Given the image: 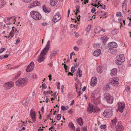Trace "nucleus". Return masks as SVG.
Segmentation results:
<instances>
[{
  "label": "nucleus",
  "mask_w": 131,
  "mask_h": 131,
  "mask_svg": "<svg viewBox=\"0 0 131 131\" xmlns=\"http://www.w3.org/2000/svg\"><path fill=\"white\" fill-rule=\"evenodd\" d=\"M50 42V40L48 41L45 47L42 50L37 59L38 62L39 63L42 62L45 59L44 56L46 54L49 49Z\"/></svg>",
  "instance_id": "f257e3e1"
},
{
  "label": "nucleus",
  "mask_w": 131,
  "mask_h": 131,
  "mask_svg": "<svg viewBox=\"0 0 131 131\" xmlns=\"http://www.w3.org/2000/svg\"><path fill=\"white\" fill-rule=\"evenodd\" d=\"M28 79L27 77L18 79L15 82L16 85L20 86H24L26 85L28 81Z\"/></svg>",
  "instance_id": "f03ea898"
},
{
  "label": "nucleus",
  "mask_w": 131,
  "mask_h": 131,
  "mask_svg": "<svg viewBox=\"0 0 131 131\" xmlns=\"http://www.w3.org/2000/svg\"><path fill=\"white\" fill-rule=\"evenodd\" d=\"M30 14L31 17L35 20H39L41 18V15L37 11L32 10L30 12Z\"/></svg>",
  "instance_id": "7ed1b4c3"
},
{
  "label": "nucleus",
  "mask_w": 131,
  "mask_h": 131,
  "mask_svg": "<svg viewBox=\"0 0 131 131\" xmlns=\"http://www.w3.org/2000/svg\"><path fill=\"white\" fill-rule=\"evenodd\" d=\"M116 59L115 63L118 65L121 64L122 63L124 62L125 61V57L123 54L117 56L116 57Z\"/></svg>",
  "instance_id": "20e7f679"
},
{
  "label": "nucleus",
  "mask_w": 131,
  "mask_h": 131,
  "mask_svg": "<svg viewBox=\"0 0 131 131\" xmlns=\"http://www.w3.org/2000/svg\"><path fill=\"white\" fill-rule=\"evenodd\" d=\"M104 98L107 103L112 104L113 101V98L112 96L108 93H106L104 94Z\"/></svg>",
  "instance_id": "39448f33"
},
{
  "label": "nucleus",
  "mask_w": 131,
  "mask_h": 131,
  "mask_svg": "<svg viewBox=\"0 0 131 131\" xmlns=\"http://www.w3.org/2000/svg\"><path fill=\"white\" fill-rule=\"evenodd\" d=\"M113 115L112 109H108L105 110L103 113V115L105 117L109 118Z\"/></svg>",
  "instance_id": "423d86ee"
},
{
  "label": "nucleus",
  "mask_w": 131,
  "mask_h": 131,
  "mask_svg": "<svg viewBox=\"0 0 131 131\" xmlns=\"http://www.w3.org/2000/svg\"><path fill=\"white\" fill-rule=\"evenodd\" d=\"M4 85L5 89L8 90L14 86V83L12 81L9 82L5 83Z\"/></svg>",
  "instance_id": "0eeeda50"
},
{
  "label": "nucleus",
  "mask_w": 131,
  "mask_h": 131,
  "mask_svg": "<svg viewBox=\"0 0 131 131\" xmlns=\"http://www.w3.org/2000/svg\"><path fill=\"white\" fill-rule=\"evenodd\" d=\"M61 18V16L59 12H57L53 17L52 20L54 23L60 20Z\"/></svg>",
  "instance_id": "6e6552de"
},
{
  "label": "nucleus",
  "mask_w": 131,
  "mask_h": 131,
  "mask_svg": "<svg viewBox=\"0 0 131 131\" xmlns=\"http://www.w3.org/2000/svg\"><path fill=\"white\" fill-rule=\"evenodd\" d=\"M125 107V105L124 103L123 102L118 103V111L121 113L123 112V109Z\"/></svg>",
  "instance_id": "1a4fd4ad"
},
{
  "label": "nucleus",
  "mask_w": 131,
  "mask_h": 131,
  "mask_svg": "<svg viewBox=\"0 0 131 131\" xmlns=\"http://www.w3.org/2000/svg\"><path fill=\"white\" fill-rule=\"evenodd\" d=\"M118 79L117 77H114L112 78L111 83L114 86H117L118 84Z\"/></svg>",
  "instance_id": "9d476101"
},
{
  "label": "nucleus",
  "mask_w": 131,
  "mask_h": 131,
  "mask_svg": "<svg viewBox=\"0 0 131 131\" xmlns=\"http://www.w3.org/2000/svg\"><path fill=\"white\" fill-rule=\"evenodd\" d=\"M97 82V79L96 77H93L91 79L90 84L93 86H95Z\"/></svg>",
  "instance_id": "9b49d317"
},
{
  "label": "nucleus",
  "mask_w": 131,
  "mask_h": 131,
  "mask_svg": "<svg viewBox=\"0 0 131 131\" xmlns=\"http://www.w3.org/2000/svg\"><path fill=\"white\" fill-rule=\"evenodd\" d=\"M116 129L117 131H123L124 129V127L121 123H118L116 127Z\"/></svg>",
  "instance_id": "f8f14e48"
},
{
  "label": "nucleus",
  "mask_w": 131,
  "mask_h": 131,
  "mask_svg": "<svg viewBox=\"0 0 131 131\" xmlns=\"http://www.w3.org/2000/svg\"><path fill=\"white\" fill-rule=\"evenodd\" d=\"M108 46L111 50L113 48H116L117 47V44L116 42H112L109 43Z\"/></svg>",
  "instance_id": "ddd939ff"
},
{
  "label": "nucleus",
  "mask_w": 131,
  "mask_h": 131,
  "mask_svg": "<svg viewBox=\"0 0 131 131\" xmlns=\"http://www.w3.org/2000/svg\"><path fill=\"white\" fill-rule=\"evenodd\" d=\"M30 114L31 117L32 119L33 122H35L36 121V118L35 117L36 114L35 112L31 110L30 112Z\"/></svg>",
  "instance_id": "4468645a"
},
{
  "label": "nucleus",
  "mask_w": 131,
  "mask_h": 131,
  "mask_svg": "<svg viewBox=\"0 0 131 131\" xmlns=\"http://www.w3.org/2000/svg\"><path fill=\"white\" fill-rule=\"evenodd\" d=\"M93 106L90 105V103H89V105L87 108V110L88 113L90 114L92 112H93Z\"/></svg>",
  "instance_id": "2eb2a0df"
},
{
  "label": "nucleus",
  "mask_w": 131,
  "mask_h": 131,
  "mask_svg": "<svg viewBox=\"0 0 131 131\" xmlns=\"http://www.w3.org/2000/svg\"><path fill=\"white\" fill-rule=\"evenodd\" d=\"M101 51L100 49H98L95 50L93 52V54L95 57H98L101 54Z\"/></svg>",
  "instance_id": "dca6fc26"
},
{
  "label": "nucleus",
  "mask_w": 131,
  "mask_h": 131,
  "mask_svg": "<svg viewBox=\"0 0 131 131\" xmlns=\"http://www.w3.org/2000/svg\"><path fill=\"white\" fill-rule=\"evenodd\" d=\"M58 50H53L50 54V58L51 59H52L53 57L56 55L58 52Z\"/></svg>",
  "instance_id": "f3484780"
},
{
  "label": "nucleus",
  "mask_w": 131,
  "mask_h": 131,
  "mask_svg": "<svg viewBox=\"0 0 131 131\" xmlns=\"http://www.w3.org/2000/svg\"><path fill=\"white\" fill-rule=\"evenodd\" d=\"M100 109L99 108L97 105L93 106V112L94 113H96L98 112Z\"/></svg>",
  "instance_id": "a211bd4d"
},
{
  "label": "nucleus",
  "mask_w": 131,
  "mask_h": 131,
  "mask_svg": "<svg viewBox=\"0 0 131 131\" xmlns=\"http://www.w3.org/2000/svg\"><path fill=\"white\" fill-rule=\"evenodd\" d=\"M59 0H50V3L51 5L53 6H55Z\"/></svg>",
  "instance_id": "6ab92c4d"
},
{
  "label": "nucleus",
  "mask_w": 131,
  "mask_h": 131,
  "mask_svg": "<svg viewBox=\"0 0 131 131\" xmlns=\"http://www.w3.org/2000/svg\"><path fill=\"white\" fill-rule=\"evenodd\" d=\"M117 73V70L116 69H113L111 71L110 74L112 76L116 75Z\"/></svg>",
  "instance_id": "aec40b11"
},
{
  "label": "nucleus",
  "mask_w": 131,
  "mask_h": 131,
  "mask_svg": "<svg viewBox=\"0 0 131 131\" xmlns=\"http://www.w3.org/2000/svg\"><path fill=\"white\" fill-rule=\"evenodd\" d=\"M77 122L78 123L80 126H82L83 125V122L82 121V119L81 117L77 119Z\"/></svg>",
  "instance_id": "412c9836"
},
{
  "label": "nucleus",
  "mask_w": 131,
  "mask_h": 131,
  "mask_svg": "<svg viewBox=\"0 0 131 131\" xmlns=\"http://www.w3.org/2000/svg\"><path fill=\"white\" fill-rule=\"evenodd\" d=\"M103 70V67L102 66H99L97 69V72L100 73H101Z\"/></svg>",
  "instance_id": "4be33fe9"
},
{
  "label": "nucleus",
  "mask_w": 131,
  "mask_h": 131,
  "mask_svg": "<svg viewBox=\"0 0 131 131\" xmlns=\"http://www.w3.org/2000/svg\"><path fill=\"white\" fill-rule=\"evenodd\" d=\"M101 39L103 43H105L108 40V37L107 36H104L101 38Z\"/></svg>",
  "instance_id": "5701e85b"
},
{
  "label": "nucleus",
  "mask_w": 131,
  "mask_h": 131,
  "mask_svg": "<svg viewBox=\"0 0 131 131\" xmlns=\"http://www.w3.org/2000/svg\"><path fill=\"white\" fill-rule=\"evenodd\" d=\"M68 126L70 128L72 129L73 130H74L75 129V127L74 124L72 122L69 123Z\"/></svg>",
  "instance_id": "b1692460"
},
{
  "label": "nucleus",
  "mask_w": 131,
  "mask_h": 131,
  "mask_svg": "<svg viewBox=\"0 0 131 131\" xmlns=\"http://www.w3.org/2000/svg\"><path fill=\"white\" fill-rule=\"evenodd\" d=\"M33 3L34 4L33 5L34 6V7L38 6L40 4V1H35L33 2Z\"/></svg>",
  "instance_id": "393cba45"
},
{
  "label": "nucleus",
  "mask_w": 131,
  "mask_h": 131,
  "mask_svg": "<svg viewBox=\"0 0 131 131\" xmlns=\"http://www.w3.org/2000/svg\"><path fill=\"white\" fill-rule=\"evenodd\" d=\"M14 33L13 31H12V30L11 31L10 33H9V35L8 37L7 38L9 39H10L12 38L14 36Z\"/></svg>",
  "instance_id": "a878e982"
},
{
  "label": "nucleus",
  "mask_w": 131,
  "mask_h": 131,
  "mask_svg": "<svg viewBox=\"0 0 131 131\" xmlns=\"http://www.w3.org/2000/svg\"><path fill=\"white\" fill-rule=\"evenodd\" d=\"M34 68H32L31 67L29 66V65L27 66L26 71L27 72H29L32 70Z\"/></svg>",
  "instance_id": "bb28decb"
},
{
  "label": "nucleus",
  "mask_w": 131,
  "mask_h": 131,
  "mask_svg": "<svg viewBox=\"0 0 131 131\" xmlns=\"http://www.w3.org/2000/svg\"><path fill=\"white\" fill-rule=\"evenodd\" d=\"M118 32V30L117 29H115L112 31L111 34L113 35H114L117 34Z\"/></svg>",
  "instance_id": "cd10ccee"
},
{
  "label": "nucleus",
  "mask_w": 131,
  "mask_h": 131,
  "mask_svg": "<svg viewBox=\"0 0 131 131\" xmlns=\"http://www.w3.org/2000/svg\"><path fill=\"white\" fill-rule=\"evenodd\" d=\"M78 73L79 74V77H80L82 76V71L81 70V69L80 68H79L78 69L77 73Z\"/></svg>",
  "instance_id": "c85d7f7f"
},
{
  "label": "nucleus",
  "mask_w": 131,
  "mask_h": 131,
  "mask_svg": "<svg viewBox=\"0 0 131 131\" xmlns=\"http://www.w3.org/2000/svg\"><path fill=\"white\" fill-rule=\"evenodd\" d=\"M43 10L44 11V12L47 13H49L50 12L49 10H47L46 6L45 5H43L42 7Z\"/></svg>",
  "instance_id": "c756f323"
},
{
  "label": "nucleus",
  "mask_w": 131,
  "mask_h": 131,
  "mask_svg": "<svg viewBox=\"0 0 131 131\" xmlns=\"http://www.w3.org/2000/svg\"><path fill=\"white\" fill-rule=\"evenodd\" d=\"M76 9L75 10L76 13H75V14L77 15V13H79L80 12L79 9L80 8V6H76Z\"/></svg>",
  "instance_id": "7c9ffc66"
},
{
  "label": "nucleus",
  "mask_w": 131,
  "mask_h": 131,
  "mask_svg": "<svg viewBox=\"0 0 131 131\" xmlns=\"http://www.w3.org/2000/svg\"><path fill=\"white\" fill-rule=\"evenodd\" d=\"M116 16L117 17H123V15L121 13L119 12H117L116 14Z\"/></svg>",
  "instance_id": "2f4dec72"
},
{
  "label": "nucleus",
  "mask_w": 131,
  "mask_h": 131,
  "mask_svg": "<svg viewBox=\"0 0 131 131\" xmlns=\"http://www.w3.org/2000/svg\"><path fill=\"white\" fill-rule=\"evenodd\" d=\"M75 88L76 89H78V87L79 86L80 88V89L81 88V84L80 83H78L77 84L76 83H75Z\"/></svg>",
  "instance_id": "473e14b6"
},
{
  "label": "nucleus",
  "mask_w": 131,
  "mask_h": 131,
  "mask_svg": "<svg viewBox=\"0 0 131 131\" xmlns=\"http://www.w3.org/2000/svg\"><path fill=\"white\" fill-rule=\"evenodd\" d=\"M120 23L121 24L120 25L121 27H123L125 25V21L123 20H122L121 21H120Z\"/></svg>",
  "instance_id": "72a5a7b5"
},
{
  "label": "nucleus",
  "mask_w": 131,
  "mask_h": 131,
  "mask_svg": "<svg viewBox=\"0 0 131 131\" xmlns=\"http://www.w3.org/2000/svg\"><path fill=\"white\" fill-rule=\"evenodd\" d=\"M68 108L69 107L68 106H62L61 107V109L63 111L66 110H67Z\"/></svg>",
  "instance_id": "f704fd0d"
},
{
  "label": "nucleus",
  "mask_w": 131,
  "mask_h": 131,
  "mask_svg": "<svg viewBox=\"0 0 131 131\" xmlns=\"http://www.w3.org/2000/svg\"><path fill=\"white\" fill-rule=\"evenodd\" d=\"M113 125H115L116 123L117 122V119L116 118H115L114 119L111 121Z\"/></svg>",
  "instance_id": "c9c22d12"
},
{
  "label": "nucleus",
  "mask_w": 131,
  "mask_h": 131,
  "mask_svg": "<svg viewBox=\"0 0 131 131\" xmlns=\"http://www.w3.org/2000/svg\"><path fill=\"white\" fill-rule=\"evenodd\" d=\"M94 46L96 48H98L100 46V44L98 43H97L96 44H94Z\"/></svg>",
  "instance_id": "e433bc0d"
},
{
  "label": "nucleus",
  "mask_w": 131,
  "mask_h": 131,
  "mask_svg": "<svg viewBox=\"0 0 131 131\" xmlns=\"http://www.w3.org/2000/svg\"><path fill=\"white\" fill-rule=\"evenodd\" d=\"M21 73V72L20 71H19L17 74L15 75V78H18L20 75Z\"/></svg>",
  "instance_id": "4c0bfd02"
},
{
  "label": "nucleus",
  "mask_w": 131,
  "mask_h": 131,
  "mask_svg": "<svg viewBox=\"0 0 131 131\" xmlns=\"http://www.w3.org/2000/svg\"><path fill=\"white\" fill-rule=\"evenodd\" d=\"M12 30L14 32H15L17 34L18 33V31L17 30L16 28L14 27H12Z\"/></svg>",
  "instance_id": "58836bf2"
},
{
  "label": "nucleus",
  "mask_w": 131,
  "mask_h": 131,
  "mask_svg": "<svg viewBox=\"0 0 131 131\" xmlns=\"http://www.w3.org/2000/svg\"><path fill=\"white\" fill-rule=\"evenodd\" d=\"M91 27V25H88V27L86 29V31L88 32L90 31Z\"/></svg>",
  "instance_id": "ea45409f"
},
{
  "label": "nucleus",
  "mask_w": 131,
  "mask_h": 131,
  "mask_svg": "<svg viewBox=\"0 0 131 131\" xmlns=\"http://www.w3.org/2000/svg\"><path fill=\"white\" fill-rule=\"evenodd\" d=\"M34 5L33 3H30L28 6V8H29L30 9L31 8H33L34 7V6L33 5Z\"/></svg>",
  "instance_id": "a19ab883"
},
{
  "label": "nucleus",
  "mask_w": 131,
  "mask_h": 131,
  "mask_svg": "<svg viewBox=\"0 0 131 131\" xmlns=\"http://www.w3.org/2000/svg\"><path fill=\"white\" fill-rule=\"evenodd\" d=\"M106 125H101L100 126L101 128L102 129H104L105 130H106Z\"/></svg>",
  "instance_id": "79ce46f5"
},
{
  "label": "nucleus",
  "mask_w": 131,
  "mask_h": 131,
  "mask_svg": "<svg viewBox=\"0 0 131 131\" xmlns=\"http://www.w3.org/2000/svg\"><path fill=\"white\" fill-rule=\"evenodd\" d=\"M61 114H58L57 117V119L58 120H59L61 119Z\"/></svg>",
  "instance_id": "37998d69"
},
{
  "label": "nucleus",
  "mask_w": 131,
  "mask_h": 131,
  "mask_svg": "<svg viewBox=\"0 0 131 131\" xmlns=\"http://www.w3.org/2000/svg\"><path fill=\"white\" fill-rule=\"evenodd\" d=\"M125 90L127 92H128L130 90L129 87L128 85L126 86L125 87Z\"/></svg>",
  "instance_id": "c03bdc74"
},
{
  "label": "nucleus",
  "mask_w": 131,
  "mask_h": 131,
  "mask_svg": "<svg viewBox=\"0 0 131 131\" xmlns=\"http://www.w3.org/2000/svg\"><path fill=\"white\" fill-rule=\"evenodd\" d=\"M29 65V66L31 67L32 68H34L35 66L34 63L33 61L31 62Z\"/></svg>",
  "instance_id": "a18cd8bd"
},
{
  "label": "nucleus",
  "mask_w": 131,
  "mask_h": 131,
  "mask_svg": "<svg viewBox=\"0 0 131 131\" xmlns=\"http://www.w3.org/2000/svg\"><path fill=\"white\" fill-rule=\"evenodd\" d=\"M1 5L2 6L3 5L4 6L6 4V3L4 0H1Z\"/></svg>",
  "instance_id": "49530a36"
},
{
  "label": "nucleus",
  "mask_w": 131,
  "mask_h": 131,
  "mask_svg": "<svg viewBox=\"0 0 131 131\" xmlns=\"http://www.w3.org/2000/svg\"><path fill=\"white\" fill-rule=\"evenodd\" d=\"M20 38L19 37L18 38L17 40H16V41L15 44L16 45L18 44L20 42Z\"/></svg>",
  "instance_id": "de8ad7c7"
},
{
  "label": "nucleus",
  "mask_w": 131,
  "mask_h": 131,
  "mask_svg": "<svg viewBox=\"0 0 131 131\" xmlns=\"http://www.w3.org/2000/svg\"><path fill=\"white\" fill-rule=\"evenodd\" d=\"M71 72L72 73H74L75 71V69L74 67H72L71 69Z\"/></svg>",
  "instance_id": "09e8293b"
},
{
  "label": "nucleus",
  "mask_w": 131,
  "mask_h": 131,
  "mask_svg": "<svg viewBox=\"0 0 131 131\" xmlns=\"http://www.w3.org/2000/svg\"><path fill=\"white\" fill-rule=\"evenodd\" d=\"M87 130L86 126H84L82 128V131H86Z\"/></svg>",
  "instance_id": "8fccbe9b"
},
{
  "label": "nucleus",
  "mask_w": 131,
  "mask_h": 131,
  "mask_svg": "<svg viewBox=\"0 0 131 131\" xmlns=\"http://www.w3.org/2000/svg\"><path fill=\"white\" fill-rule=\"evenodd\" d=\"M5 50V48H1L0 49V53H2Z\"/></svg>",
  "instance_id": "3c124183"
},
{
  "label": "nucleus",
  "mask_w": 131,
  "mask_h": 131,
  "mask_svg": "<svg viewBox=\"0 0 131 131\" xmlns=\"http://www.w3.org/2000/svg\"><path fill=\"white\" fill-rule=\"evenodd\" d=\"M42 87L43 89H46L47 88V86L45 84H43L42 85Z\"/></svg>",
  "instance_id": "603ef678"
},
{
  "label": "nucleus",
  "mask_w": 131,
  "mask_h": 131,
  "mask_svg": "<svg viewBox=\"0 0 131 131\" xmlns=\"http://www.w3.org/2000/svg\"><path fill=\"white\" fill-rule=\"evenodd\" d=\"M48 65L51 67H52L53 66V62L51 61L48 64Z\"/></svg>",
  "instance_id": "864d4df0"
},
{
  "label": "nucleus",
  "mask_w": 131,
  "mask_h": 131,
  "mask_svg": "<svg viewBox=\"0 0 131 131\" xmlns=\"http://www.w3.org/2000/svg\"><path fill=\"white\" fill-rule=\"evenodd\" d=\"M73 49L75 51H78L79 50L78 48L76 46H74L73 48Z\"/></svg>",
  "instance_id": "5fc2aeb1"
},
{
  "label": "nucleus",
  "mask_w": 131,
  "mask_h": 131,
  "mask_svg": "<svg viewBox=\"0 0 131 131\" xmlns=\"http://www.w3.org/2000/svg\"><path fill=\"white\" fill-rule=\"evenodd\" d=\"M23 1L26 3H29L32 0H22Z\"/></svg>",
  "instance_id": "6e6d98bb"
},
{
  "label": "nucleus",
  "mask_w": 131,
  "mask_h": 131,
  "mask_svg": "<svg viewBox=\"0 0 131 131\" xmlns=\"http://www.w3.org/2000/svg\"><path fill=\"white\" fill-rule=\"evenodd\" d=\"M95 11V9L94 7H93L91 10V12L92 13H94Z\"/></svg>",
  "instance_id": "4d7b16f0"
},
{
  "label": "nucleus",
  "mask_w": 131,
  "mask_h": 131,
  "mask_svg": "<svg viewBox=\"0 0 131 131\" xmlns=\"http://www.w3.org/2000/svg\"><path fill=\"white\" fill-rule=\"evenodd\" d=\"M50 91H44V93L45 95H46V94H50Z\"/></svg>",
  "instance_id": "13d9d810"
},
{
  "label": "nucleus",
  "mask_w": 131,
  "mask_h": 131,
  "mask_svg": "<svg viewBox=\"0 0 131 131\" xmlns=\"http://www.w3.org/2000/svg\"><path fill=\"white\" fill-rule=\"evenodd\" d=\"M48 25V24L47 22H43L42 23V25L43 26H45Z\"/></svg>",
  "instance_id": "bf43d9fd"
},
{
  "label": "nucleus",
  "mask_w": 131,
  "mask_h": 131,
  "mask_svg": "<svg viewBox=\"0 0 131 131\" xmlns=\"http://www.w3.org/2000/svg\"><path fill=\"white\" fill-rule=\"evenodd\" d=\"M100 6L101 7V8L102 9H105V8L106 7V6L105 5L103 6V5H102L101 4H100Z\"/></svg>",
  "instance_id": "052dcab7"
},
{
  "label": "nucleus",
  "mask_w": 131,
  "mask_h": 131,
  "mask_svg": "<svg viewBox=\"0 0 131 131\" xmlns=\"http://www.w3.org/2000/svg\"><path fill=\"white\" fill-rule=\"evenodd\" d=\"M62 65H64V67L65 68V69L66 71H67V68L68 67L67 66H66L65 64H64L63 63L62 64Z\"/></svg>",
  "instance_id": "680f3d73"
},
{
  "label": "nucleus",
  "mask_w": 131,
  "mask_h": 131,
  "mask_svg": "<svg viewBox=\"0 0 131 131\" xmlns=\"http://www.w3.org/2000/svg\"><path fill=\"white\" fill-rule=\"evenodd\" d=\"M5 31H3L1 34V35H2V36H4L5 35Z\"/></svg>",
  "instance_id": "e2e57ef3"
},
{
  "label": "nucleus",
  "mask_w": 131,
  "mask_h": 131,
  "mask_svg": "<svg viewBox=\"0 0 131 131\" xmlns=\"http://www.w3.org/2000/svg\"><path fill=\"white\" fill-rule=\"evenodd\" d=\"M11 17H7L6 18V21H9Z\"/></svg>",
  "instance_id": "0e129e2a"
},
{
  "label": "nucleus",
  "mask_w": 131,
  "mask_h": 131,
  "mask_svg": "<svg viewBox=\"0 0 131 131\" xmlns=\"http://www.w3.org/2000/svg\"><path fill=\"white\" fill-rule=\"evenodd\" d=\"M101 13H102V14H103V15H105L107 14V13L106 12H104L103 11H102Z\"/></svg>",
  "instance_id": "69168bd1"
},
{
  "label": "nucleus",
  "mask_w": 131,
  "mask_h": 131,
  "mask_svg": "<svg viewBox=\"0 0 131 131\" xmlns=\"http://www.w3.org/2000/svg\"><path fill=\"white\" fill-rule=\"evenodd\" d=\"M110 86L108 84H107L105 86V87L106 88V89H108L110 88Z\"/></svg>",
  "instance_id": "338daca9"
},
{
  "label": "nucleus",
  "mask_w": 131,
  "mask_h": 131,
  "mask_svg": "<svg viewBox=\"0 0 131 131\" xmlns=\"http://www.w3.org/2000/svg\"><path fill=\"white\" fill-rule=\"evenodd\" d=\"M8 54H6L4 56V58H7L8 57Z\"/></svg>",
  "instance_id": "774afa93"
}]
</instances>
